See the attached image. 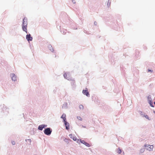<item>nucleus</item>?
Wrapping results in <instances>:
<instances>
[{
    "mask_svg": "<svg viewBox=\"0 0 155 155\" xmlns=\"http://www.w3.org/2000/svg\"><path fill=\"white\" fill-rule=\"evenodd\" d=\"M148 72H152L153 71L152 70H151L150 69H148Z\"/></svg>",
    "mask_w": 155,
    "mask_h": 155,
    "instance_id": "obj_38",
    "label": "nucleus"
},
{
    "mask_svg": "<svg viewBox=\"0 0 155 155\" xmlns=\"http://www.w3.org/2000/svg\"><path fill=\"white\" fill-rule=\"evenodd\" d=\"M139 113L140 114V115L143 117L146 114L144 112H143L140 111H139Z\"/></svg>",
    "mask_w": 155,
    "mask_h": 155,
    "instance_id": "obj_23",
    "label": "nucleus"
},
{
    "mask_svg": "<svg viewBox=\"0 0 155 155\" xmlns=\"http://www.w3.org/2000/svg\"><path fill=\"white\" fill-rule=\"evenodd\" d=\"M1 108L4 113L7 114L8 113L9 109L7 108L6 106H5L4 104H3L1 106Z\"/></svg>",
    "mask_w": 155,
    "mask_h": 155,
    "instance_id": "obj_6",
    "label": "nucleus"
},
{
    "mask_svg": "<svg viewBox=\"0 0 155 155\" xmlns=\"http://www.w3.org/2000/svg\"><path fill=\"white\" fill-rule=\"evenodd\" d=\"M10 76L11 77L13 81H16V76L15 74H11Z\"/></svg>",
    "mask_w": 155,
    "mask_h": 155,
    "instance_id": "obj_15",
    "label": "nucleus"
},
{
    "mask_svg": "<svg viewBox=\"0 0 155 155\" xmlns=\"http://www.w3.org/2000/svg\"><path fill=\"white\" fill-rule=\"evenodd\" d=\"M145 148L141 149L140 150V153H143L145 151Z\"/></svg>",
    "mask_w": 155,
    "mask_h": 155,
    "instance_id": "obj_30",
    "label": "nucleus"
},
{
    "mask_svg": "<svg viewBox=\"0 0 155 155\" xmlns=\"http://www.w3.org/2000/svg\"><path fill=\"white\" fill-rule=\"evenodd\" d=\"M139 52L138 50H136V54H135V58H138L139 56Z\"/></svg>",
    "mask_w": 155,
    "mask_h": 155,
    "instance_id": "obj_24",
    "label": "nucleus"
},
{
    "mask_svg": "<svg viewBox=\"0 0 155 155\" xmlns=\"http://www.w3.org/2000/svg\"><path fill=\"white\" fill-rule=\"evenodd\" d=\"M147 101L148 103L150 106L154 107V106L153 105V102L152 101V99L151 98V96L150 95H149L147 97Z\"/></svg>",
    "mask_w": 155,
    "mask_h": 155,
    "instance_id": "obj_5",
    "label": "nucleus"
},
{
    "mask_svg": "<svg viewBox=\"0 0 155 155\" xmlns=\"http://www.w3.org/2000/svg\"><path fill=\"white\" fill-rule=\"evenodd\" d=\"M35 133V132L34 130V129L32 128L30 131V134H34Z\"/></svg>",
    "mask_w": 155,
    "mask_h": 155,
    "instance_id": "obj_25",
    "label": "nucleus"
},
{
    "mask_svg": "<svg viewBox=\"0 0 155 155\" xmlns=\"http://www.w3.org/2000/svg\"><path fill=\"white\" fill-rule=\"evenodd\" d=\"M62 108L64 109L68 108V103L67 102H65L62 106Z\"/></svg>",
    "mask_w": 155,
    "mask_h": 155,
    "instance_id": "obj_20",
    "label": "nucleus"
},
{
    "mask_svg": "<svg viewBox=\"0 0 155 155\" xmlns=\"http://www.w3.org/2000/svg\"><path fill=\"white\" fill-rule=\"evenodd\" d=\"M52 129L50 127H47L45 129L43 132L47 136H50L52 132Z\"/></svg>",
    "mask_w": 155,
    "mask_h": 155,
    "instance_id": "obj_3",
    "label": "nucleus"
},
{
    "mask_svg": "<svg viewBox=\"0 0 155 155\" xmlns=\"http://www.w3.org/2000/svg\"><path fill=\"white\" fill-rule=\"evenodd\" d=\"M47 126V125L45 124H43L41 125H39L38 127V129L40 131L42 130L44 128H45Z\"/></svg>",
    "mask_w": 155,
    "mask_h": 155,
    "instance_id": "obj_11",
    "label": "nucleus"
},
{
    "mask_svg": "<svg viewBox=\"0 0 155 155\" xmlns=\"http://www.w3.org/2000/svg\"><path fill=\"white\" fill-rule=\"evenodd\" d=\"M112 18V17L110 15H107L106 16L103 18L104 21H108L110 20V19Z\"/></svg>",
    "mask_w": 155,
    "mask_h": 155,
    "instance_id": "obj_13",
    "label": "nucleus"
},
{
    "mask_svg": "<svg viewBox=\"0 0 155 155\" xmlns=\"http://www.w3.org/2000/svg\"><path fill=\"white\" fill-rule=\"evenodd\" d=\"M12 143L13 145H14L15 144V142L14 141L12 142Z\"/></svg>",
    "mask_w": 155,
    "mask_h": 155,
    "instance_id": "obj_39",
    "label": "nucleus"
},
{
    "mask_svg": "<svg viewBox=\"0 0 155 155\" xmlns=\"http://www.w3.org/2000/svg\"><path fill=\"white\" fill-rule=\"evenodd\" d=\"M116 151L117 153L118 154H120L122 152V150L120 148V147H118V148L116 149Z\"/></svg>",
    "mask_w": 155,
    "mask_h": 155,
    "instance_id": "obj_22",
    "label": "nucleus"
},
{
    "mask_svg": "<svg viewBox=\"0 0 155 155\" xmlns=\"http://www.w3.org/2000/svg\"><path fill=\"white\" fill-rule=\"evenodd\" d=\"M92 101H94V102L96 103H99L97 97L95 95H93L92 97Z\"/></svg>",
    "mask_w": 155,
    "mask_h": 155,
    "instance_id": "obj_14",
    "label": "nucleus"
},
{
    "mask_svg": "<svg viewBox=\"0 0 155 155\" xmlns=\"http://www.w3.org/2000/svg\"><path fill=\"white\" fill-rule=\"evenodd\" d=\"M81 126L82 127L84 128H86V127L85 126H84L83 125H81Z\"/></svg>",
    "mask_w": 155,
    "mask_h": 155,
    "instance_id": "obj_42",
    "label": "nucleus"
},
{
    "mask_svg": "<svg viewBox=\"0 0 155 155\" xmlns=\"http://www.w3.org/2000/svg\"><path fill=\"white\" fill-rule=\"evenodd\" d=\"M64 125L65 127V129L66 130H68L70 129V125L69 123L67 121V119H64Z\"/></svg>",
    "mask_w": 155,
    "mask_h": 155,
    "instance_id": "obj_7",
    "label": "nucleus"
},
{
    "mask_svg": "<svg viewBox=\"0 0 155 155\" xmlns=\"http://www.w3.org/2000/svg\"><path fill=\"white\" fill-rule=\"evenodd\" d=\"M77 118L80 120L81 121L82 120V118L80 117V116H77Z\"/></svg>",
    "mask_w": 155,
    "mask_h": 155,
    "instance_id": "obj_33",
    "label": "nucleus"
},
{
    "mask_svg": "<svg viewBox=\"0 0 155 155\" xmlns=\"http://www.w3.org/2000/svg\"><path fill=\"white\" fill-rule=\"evenodd\" d=\"M66 115L65 114L63 113L61 117V118H62L63 120V121H64V119H66Z\"/></svg>",
    "mask_w": 155,
    "mask_h": 155,
    "instance_id": "obj_21",
    "label": "nucleus"
},
{
    "mask_svg": "<svg viewBox=\"0 0 155 155\" xmlns=\"http://www.w3.org/2000/svg\"><path fill=\"white\" fill-rule=\"evenodd\" d=\"M79 107L80 110H83L84 109V106L81 104L79 106Z\"/></svg>",
    "mask_w": 155,
    "mask_h": 155,
    "instance_id": "obj_29",
    "label": "nucleus"
},
{
    "mask_svg": "<svg viewBox=\"0 0 155 155\" xmlns=\"http://www.w3.org/2000/svg\"><path fill=\"white\" fill-rule=\"evenodd\" d=\"M144 49H146V47H145V48H144Z\"/></svg>",
    "mask_w": 155,
    "mask_h": 155,
    "instance_id": "obj_46",
    "label": "nucleus"
},
{
    "mask_svg": "<svg viewBox=\"0 0 155 155\" xmlns=\"http://www.w3.org/2000/svg\"><path fill=\"white\" fill-rule=\"evenodd\" d=\"M79 140L80 142V143L84 144V145L87 147H90L91 146L90 145V144L89 143L85 142L84 140H81V139H78V141H79ZM77 142L78 143V141Z\"/></svg>",
    "mask_w": 155,
    "mask_h": 155,
    "instance_id": "obj_10",
    "label": "nucleus"
},
{
    "mask_svg": "<svg viewBox=\"0 0 155 155\" xmlns=\"http://www.w3.org/2000/svg\"><path fill=\"white\" fill-rule=\"evenodd\" d=\"M104 88V89H106V88Z\"/></svg>",
    "mask_w": 155,
    "mask_h": 155,
    "instance_id": "obj_47",
    "label": "nucleus"
},
{
    "mask_svg": "<svg viewBox=\"0 0 155 155\" xmlns=\"http://www.w3.org/2000/svg\"><path fill=\"white\" fill-rule=\"evenodd\" d=\"M26 38L28 42L32 41L33 39V38L31 36V35L29 33L27 34L26 35Z\"/></svg>",
    "mask_w": 155,
    "mask_h": 155,
    "instance_id": "obj_12",
    "label": "nucleus"
},
{
    "mask_svg": "<svg viewBox=\"0 0 155 155\" xmlns=\"http://www.w3.org/2000/svg\"><path fill=\"white\" fill-rule=\"evenodd\" d=\"M57 28H58V29H61V26H59L58 25H57Z\"/></svg>",
    "mask_w": 155,
    "mask_h": 155,
    "instance_id": "obj_36",
    "label": "nucleus"
},
{
    "mask_svg": "<svg viewBox=\"0 0 155 155\" xmlns=\"http://www.w3.org/2000/svg\"><path fill=\"white\" fill-rule=\"evenodd\" d=\"M64 77V78L66 79L67 78V75L66 73H65L63 75Z\"/></svg>",
    "mask_w": 155,
    "mask_h": 155,
    "instance_id": "obj_34",
    "label": "nucleus"
},
{
    "mask_svg": "<svg viewBox=\"0 0 155 155\" xmlns=\"http://www.w3.org/2000/svg\"><path fill=\"white\" fill-rule=\"evenodd\" d=\"M69 140H70L69 139H68L66 138H65L64 140L65 142H66V143H69Z\"/></svg>",
    "mask_w": 155,
    "mask_h": 155,
    "instance_id": "obj_31",
    "label": "nucleus"
},
{
    "mask_svg": "<svg viewBox=\"0 0 155 155\" xmlns=\"http://www.w3.org/2000/svg\"><path fill=\"white\" fill-rule=\"evenodd\" d=\"M72 79V78L68 77H67V78H66V79H67V80L69 81H70Z\"/></svg>",
    "mask_w": 155,
    "mask_h": 155,
    "instance_id": "obj_35",
    "label": "nucleus"
},
{
    "mask_svg": "<svg viewBox=\"0 0 155 155\" xmlns=\"http://www.w3.org/2000/svg\"><path fill=\"white\" fill-rule=\"evenodd\" d=\"M111 0H108V2L107 3V7L109 8L110 5Z\"/></svg>",
    "mask_w": 155,
    "mask_h": 155,
    "instance_id": "obj_26",
    "label": "nucleus"
},
{
    "mask_svg": "<svg viewBox=\"0 0 155 155\" xmlns=\"http://www.w3.org/2000/svg\"><path fill=\"white\" fill-rule=\"evenodd\" d=\"M117 23H116L115 22H112L111 23V27L114 29L117 30V29L116 28V27L117 26Z\"/></svg>",
    "mask_w": 155,
    "mask_h": 155,
    "instance_id": "obj_16",
    "label": "nucleus"
},
{
    "mask_svg": "<svg viewBox=\"0 0 155 155\" xmlns=\"http://www.w3.org/2000/svg\"><path fill=\"white\" fill-rule=\"evenodd\" d=\"M48 48L51 51L54 52V50L53 47L51 44L48 45Z\"/></svg>",
    "mask_w": 155,
    "mask_h": 155,
    "instance_id": "obj_19",
    "label": "nucleus"
},
{
    "mask_svg": "<svg viewBox=\"0 0 155 155\" xmlns=\"http://www.w3.org/2000/svg\"><path fill=\"white\" fill-rule=\"evenodd\" d=\"M71 81V85L72 86V89H75L76 85L75 84V81L74 80V79H72L70 81Z\"/></svg>",
    "mask_w": 155,
    "mask_h": 155,
    "instance_id": "obj_9",
    "label": "nucleus"
},
{
    "mask_svg": "<svg viewBox=\"0 0 155 155\" xmlns=\"http://www.w3.org/2000/svg\"><path fill=\"white\" fill-rule=\"evenodd\" d=\"M123 65H121L120 66V70L121 71V73H124L125 70L123 69Z\"/></svg>",
    "mask_w": 155,
    "mask_h": 155,
    "instance_id": "obj_27",
    "label": "nucleus"
},
{
    "mask_svg": "<svg viewBox=\"0 0 155 155\" xmlns=\"http://www.w3.org/2000/svg\"><path fill=\"white\" fill-rule=\"evenodd\" d=\"M61 16L63 18V22L68 27L73 29H77L76 23L74 22L66 13L64 12H62Z\"/></svg>",
    "mask_w": 155,
    "mask_h": 155,
    "instance_id": "obj_1",
    "label": "nucleus"
},
{
    "mask_svg": "<svg viewBox=\"0 0 155 155\" xmlns=\"http://www.w3.org/2000/svg\"><path fill=\"white\" fill-rule=\"evenodd\" d=\"M27 18L25 17H24L22 21V30L25 31L27 34L28 33L27 30Z\"/></svg>",
    "mask_w": 155,
    "mask_h": 155,
    "instance_id": "obj_2",
    "label": "nucleus"
},
{
    "mask_svg": "<svg viewBox=\"0 0 155 155\" xmlns=\"http://www.w3.org/2000/svg\"><path fill=\"white\" fill-rule=\"evenodd\" d=\"M143 147L145 149L149 151H153V145H150L147 144H145Z\"/></svg>",
    "mask_w": 155,
    "mask_h": 155,
    "instance_id": "obj_4",
    "label": "nucleus"
},
{
    "mask_svg": "<svg viewBox=\"0 0 155 155\" xmlns=\"http://www.w3.org/2000/svg\"><path fill=\"white\" fill-rule=\"evenodd\" d=\"M82 93L84 95H85L87 97H90V94L87 88H86L85 89L83 90L82 91Z\"/></svg>",
    "mask_w": 155,
    "mask_h": 155,
    "instance_id": "obj_8",
    "label": "nucleus"
},
{
    "mask_svg": "<svg viewBox=\"0 0 155 155\" xmlns=\"http://www.w3.org/2000/svg\"><path fill=\"white\" fill-rule=\"evenodd\" d=\"M27 140H28L29 142V143H28V144L29 145L30 144L31 142V140L30 139H25V141L27 142Z\"/></svg>",
    "mask_w": 155,
    "mask_h": 155,
    "instance_id": "obj_32",
    "label": "nucleus"
},
{
    "mask_svg": "<svg viewBox=\"0 0 155 155\" xmlns=\"http://www.w3.org/2000/svg\"><path fill=\"white\" fill-rule=\"evenodd\" d=\"M62 33V34H64V35H65L66 34V33H65L64 31H63V33Z\"/></svg>",
    "mask_w": 155,
    "mask_h": 155,
    "instance_id": "obj_43",
    "label": "nucleus"
},
{
    "mask_svg": "<svg viewBox=\"0 0 155 155\" xmlns=\"http://www.w3.org/2000/svg\"><path fill=\"white\" fill-rule=\"evenodd\" d=\"M69 136L71 138L73 139L74 141H76L78 140L76 137L75 136H73L72 134H70Z\"/></svg>",
    "mask_w": 155,
    "mask_h": 155,
    "instance_id": "obj_18",
    "label": "nucleus"
},
{
    "mask_svg": "<svg viewBox=\"0 0 155 155\" xmlns=\"http://www.w3.org/2000/svg\"><path fill=\"white\" fill-rule=\"evenodd\" d=\"M143 117H145V118H146L147 119H148L149 120H150V119L149 118L148 116L146 114Z\"/></svg>",
    "mask_w": 155,
    "mask_h": 155,
    "instance_id": "obj_28",
    "label": "nucleus"
},
{
    "mask_svg": "<svg viewBox=\"0 0 155 155\" xmlns=\"http://www.w3.org/2000/svg\"><path fill=\"white\" fill-rule=\"evenodd\" d=\"M154 104L155 105V101L153 102Z\"/></svg>",
    "mask_w": 155,
    "mask_h": 155,
    "instance_id": "obj_45",
    "label": "nucleus"
},
{
    "mask_svg": "<svg viewBox=\"0 0 155 155\" xmlns=\"http://www.w3.org/2000/svg\"><path fill=\"white\" fill-rule=\"evenodd\" d=\"M84 32L86 34H89L90 33H88V32L86 30H84Z\"/></svg>",
    "mask_w": 155,
    "mask_h": 155,
    "instance_id": "obj_37",
    "label": "nucleus"
},
{
    "mask_svg": "<svg viewBox=\"0 0 155 155\" xmlns=\"http://www.w3.org/2000/svg\"><path fill=\"white\" fill-rule=\"evenodd\" d=\"M153 113L155 114V111L154 110H153Z\"/></svg>",
    "mask_w": 155,
    "mask_h": 155,
    "instance_id": "obj_44",
    "label": "nucleus"
},
{
    "mask_svg": "<svg viewBox=\"0 0 155 155\" xmlns=\"http://www.w3.org/2000/svg\"><path fill=\"white\" fill-rule=\"evenodd\" d=\"M94 25H97V22L96 21H95L94 23Z\"/></svg>",
    "mask_w": 155,
    "mask_h": 155,
    "instance_id": "obj_41",
    "label": "nucleus"
},
{
    "mask_svg": "<svg viewBox=\"0 0 155 155\" xmlns=\"http://www.w3.org/2000/svg\"><path fill=\"white\" fill-rule=\"evenodd\" d=\"M109 60L111 61L112 62H113V61L114 62V61H115L114 57L112 55L111 56L110 55V56H109Z\"/></svg>",
    "mask_w": 155,
    "mask_h": 155,
    "instance_id": "obj_17",
    "label": "nucleus"
},
{
    "mask_svg": "<svg viewBox=\"0 0 155 155\" xmlns=\"http://www.w3.org/2000/svg\"><path fill=\"white\" fill-rule=\"evenodd\" d=\"M72 2L74 4H75L76 3V2H75L74 0H72Z\"/></svg>",
    "mask_w": 155,
    "mask_h": 155,
    "instance_id": "obj_40",
    "label": "nucleus"
}]
</instances>
